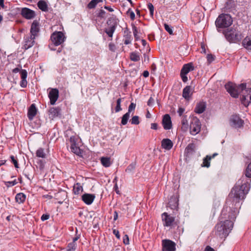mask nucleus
<instances>
[{
  "label": "nucleus",
  "mask_w": 251,
  "mask_h": 251,
  "mask_svg": "<svg viewBox=\"0 0 251 251\" xmlns=\"http://www.w3.org/2000/svg\"><path fill=\"white\" fill-rule=\"evenodd\" d=\"M251 162L243 176L232 189L219 217L220 222L215 226V234L221 238L226 237L233 228L234 222L244 200L251 188Z\"/></svg>",
  "instance_id": "nucleus-1"
},
{
  "label": "nucleus",
  "mask_w": 251,
  "mask_h": 251,
  "mask_svg": "<svg viewBox=\"0 0 251 251\" xmlns=\"http://www.w3.org/2000/svg\"><path fill=\"white\" fill-rule=\"evenodd\" d=\"M225 87L227 92L233 98H238L239 93L243 92L241 101L245 106L247 107L251 103V88H246V83H241L237 86L235 84L228 82L225 84Z\"/></svg>",
  "instance_id": "nucleus-2"
},
{
  "label": "nucleus",
  "mask_w": 251,
  "mask_h": 251,
  "mask_svg": "<svg viewBox=\"0 0 251 251\" xmlns=\"http://www.w3.org/2000/svg\"><path fill=\"white\" fill-rule=\"evenodd\" d=\"M65 136L68 138L66 139V146L68 149L79 157H82L83 151L80 148L81 142L78 136L76 135L71 129L65 131Z\"/></svg>",
  "instance_id": "nucleus-3"
},
{
  "label": "nucleus",
  "mask_w": 251,
  "mask_h": 251,
  "mask_svg": "<svg viewBox=\"0 0 251 251\" xmlns=\"http://www.w3.org/2000/svg\"><path fill=\"white\" fill-rule=\"evenodd\" d=\"M226 40L230 43H238L243 38L241 32L237 27H231L222 31Z\"/></svg>",
  "instance_id": "nucleus-4"
},
{
  "label": "nucleus",
  "mask_w": 251,
  "mask_h": 251,
  "mask_svg": "<svg viewBox=\"0 0 251 251\" xmlns=\"http://www.w3.org/2000/svg\"><path fill=\"white\" fill-rule=\"evenodd\" d=\"M232 19L228 14H221L216 19L215 25L219 32H221L220 28L229 27L232 24Z\"/></svg>",
  "instance_id": "nucleus-5"
},
{
  "label": "nucleus",
  "mask_w": 251,
  "mask_h": 251,
  "mask_svg": "<svg viewBox=\"0 0 251 251\" xmlns=\"http://www.w3.org/2000/svg\"><path fill=\"white\" fill-rule=\"evenodd\" d=\"M50 40L52 44L49 45L50 49L52 50H55L56 49L53 46H58L63 43V32L61 31H54L50 36Z\"/></svg>",
  "instance_id": "nucleus-6"
},
{
  "label": "nucleus",
  "mask_w": 251,
  "mask_h": 251,
  "mask_svg": "<svg viewBox=\"0 0 251 251\" xmlns=\"http://www.w3.org/2000/svg\"><path fill=\"white\" fill-rule=\"evenodd\" d=\"M195 68L192 62L184 64L180 71V76L182 81L184 82H186L188 81L187 74L190 71L194 70Z\"/></svg>",
  "instance_id": "nucleus-7"
},
{
  "label": "nucleus",
  "mask_w": 251,
  "mask_h": 251,
  "mask_svg": "<svg viewBox=\"0 0 251 251\" xmlns=\"http://www.w3.org/2000/svg\"><path fill=\"white\" fill-rule=\"evenodd\" d=\"M201 129V123L197 118H193L190 125V132L191 134L195 135L199 133Z\"/></svg>",
  "instance_id": "nucleus-8"
},
{
  "label": "nucleus",
  "mask_w": 251,
  "mask_h": 251,
  "mask_svg": "<svg viewBox=\"0 0 251 251\" xmlns=\"http://www.w3.org/2000/svg\"><path fill=\"white\" fill-rule=\"evenodd\" d=\"M12 72L14 73H17L19 72H20L21 79L20 83V86L23 88L26 87L27 85V81L26 80L27 76V71L24 69L20 70L18 68H16L12 70Z\"/></svg>",
  "instance_id": "nucleus-9"
},
{
  "label": "nucleus",
  "mask_w": 251,
  "mask_h": 251,
  "mask_svg": "<svg viewBox=\"0 0 251 251\" xmlns=\"http://www.w3.org/2000/svg\"><path fill=\"white\" fill-rule=\"evenodd\" d=\"M162 251H175L176 244L169 239H164L162 241Z\"/></svg>",
  "instance_id": "nucleus-10"
},
{
  "label": "nucleus",
  "mask_w": 251,
  "mask_h": 251,
  "mask_svg": "<svg viewBox=\"0 0 251 251\" xmlns=\"http://www.w3.org/2000/svg\"><path fill=\"white\" fill-rule=\"evenodd\" d=\"M163 224L164 226H171L175 222V217L168 214L167 212H164L161 215Z\"/></svg>",
  "instance_id": "nucleus-11"
},
{
  "label": "nucleus",
  "mask_w": 251,
  "mask_h": 251,
  "mask_svg": "<svg viewBox=\"0 0 251 251\" xmlns=\"http://www.w3.org/2000/svg\"><path fill=\"white\" fill-rule=\"evenodd\" d=\"M48 97L50 100V103L51 105H54L57 101L59 96V91L56 88H49Z\"/></svg>",
  "instance_id": "nucleus-12"
},
{
  "label": "nucleus",
  "mask_w": 251,
  "mask_h": 251,
  "mask_svg": "<svg viewBox=\"0 0 251 251\" xmlns=\"http://www.w3.org/2000/svg\"><path fill=\"white\" fill-rule=\"evenodd\" d=\"M231 126L236 128H240L243 126L244 121L238 115H233L230 119Z\"/></svg>",
  "instance_id": "nucleus-13"
},
{
  "label": "nucleus",
  "mask_w": 251,
  "mask_h": 251,
  "mask_svg": "<svg viewBox=\"0 0 251 251\" xmlns=\"http://www.w3.org/2000/svg\"><path fill=\"white\" fill-rule=\"evenodd\" d=\"M21 14L24 18L27 20L32 19L36 16L34 11L26 7L22 9Z\"/></svg>",
  "instance_id": "nucleus-14"
},
{
  "label": "nucleus",
  "mask_w": 251,
  "mask_h": 251,
  "mask_svg": "<svg viewBox=\"0 0 251 251\" xmlns=\"http://www.w3.org/2000/svg\"><path fill=\"white\" fill-rule=\"evenodd\" d=\"M40 24L39 20H35L33 21L30 29V35L37 37L40 31Z\"/></svg>",
  "instance_id": "nucleus-15"
},
{
  "label": "nucleus",
  "mask_w": 251,
  "mask_h": 251,
  "mask_svg": "<svg viewBox=\"0 0 251 251\" xmlns=\"http://www.w3.org/2000/svg\"><path fill=\"white\" fill-rule=\"evenodd\" d=\"M36 37L30 35V36H26L24 39V44L23 48L26 50L32 47L35 43V38Z\"/></svg>",
  "instance_id": "nucleus-16"
},
{
  "label": "nucleus",
  "mask_w": 251,
  "mask_h": 251,
  "mask_svg": "<svg viewBox=\"0 0 251 251\" xmlns=\"http://www.w3.org/2000/svg\"><path fill=\"white\" fill-rule=\"evenodd\" d=\"M178 194H176L172 196L169 200L168 205L171 209L175 210L177 209L178 206Z\"/></svg>",
  "instance_id": "nucleus-17"
},
{
  "label": "nucleus",
  "mask_w": 251,
  "mask_h": 251,
  "mask_svg": "<svg viewBox=\"0 0 251 251\" xmlns=\"http://www.w3.org/2000/svg\"><path fill=\"white\" fill-rule=\"evenodd\" d=\"M162 123L165 130L170 129L172 127L171 117L168 114L163 116Z\"/></svg>",
  "instance_id": "nucleus-18"
},
{
  "label": "nucleus",
  "mask_w": 251,
  "mask_h": 251,
  "mask_svg": "<svg viewBox=\"0 0 251 251\" xmlns=\"http://www.w3.org/2000/svg\"><path fill=\"white\" fill-rule=\"evenodd\" d=\"M95 199V194L85 193L82 197V201L87 205L91 204Z\"/></svg>",
  "instance_id": "nucleus-19"
},
{
  "label": "nucleus",
  "mask_w": 251,
  "mask_h": 251,
  "mask_svg": "<svg viewBox=\"0 0 251 251\" xmlns=\"http://www.w3.org/2000/svg\"><path fill=\"white\" fill-rule=\"evenodd\" d=\"M173 142L168 138L163 139L161 141V147L167 151L170 150L173 147Z\"/></svg>",
  "instance_id": "nucleus-20"
},
{
  "label": "nucleus",
  "mask_w": 251,
  "mask_h": 251,
  "mask_svg": "<svg viewBox=\"0 0 251 251\" xmlns=\"http://www.w3.org/2000/svg\"><path fill=\"white\" fill-rule=\"evenodd\" d=\"M191 88L190 86H187L183 88L182 91V97L187 100H189L192 95Z\"/></svg>",
  "instance_id": "nucleus-21"
},
{
  "label": "nucleus",
  "mask_w": 251,
  "mask_h": 251,
  "mask_svg": "<svg viewBox=\"0 0 251 251\" xmlns=\"http://www.w3.org/2000/svg\"><path fill=\"white\" fill-rule=\"evenodd\" d=\"M37 111L35 104L34 103L32 104L29 107L27 113V116L30 120H32L35 116L37 114Z\"/></svg>",
  "instance_id": "nucleus-22"
},
{
  "label": "nucleus",
  "mask_w": 251,
  "mask_h": 251,
  "mask_svg": "<svg viewBox=\"0 0 251 251\" xmlns=\"http://www.w3.org/2000/svg\"><path fill=\"white\" fill-rule=\"evenodd\" d=\"M205 102L203 101H201L197 104L194 111L197 114H201L205 111Z\"/></svg>",
  "instance_id": "nucleus-23"
},
{
  "label": "nucleus",
  "mask_w": 251,
  "mask_h": 251,
  "mask_svg": "<svg viewBox=\"0 0 251 251\" xmlns=\"http://www.w3.org/2000/svg\"><path fill=\"white\" fill-rule=\"evenodd\" d=\"M196 146L194 143H190L188 145L185 150V153L187 156L193 154L195 152Z\"/></svg>",
  "instance_id": "nucleus-24"
},
{
  "label": "nucleus",
  "mask_w": 251,
  "mask_h": 251,
  "mask_svg": "<svg viewBox=\"0 0 251 251\" xmlns=\"http://www.w3.org/2000/svg\"><path fill=\"white\" fill-rule=\"evenodd\" d=\"M107 24L109 27L114 26L115 28H116L118 24V19L116 18L115 16L113 15L108 19L107 21Z\"/></svg>",
  "instance_id": "nucleus-25"
},
{
  "label": "nucleus",
  "mask_w": 251,
  "mask_h": 251,
  "mask_svg": "<svg viewBox=\"0 0 251 251\" xmlns=\"http://www.w3.org/2000/svg\"><path fill=\"white\" fill-rule=\"evenodd\" d=\"M38 8L44 12L48 11V5L46 1L43 0H40L37 2Z\"/></svg>",
  "instance_id": "nucleus-26"
},
{
  "label": "nucleus",
  "mask_w": 251,
  "mask_h": 251,
  "mask_svg": "<svg viewBox=\"0 0 251 251\" xmlns=\"http://www.w3.org/2000/svg\"><path fill=\"white\" fill-rule=\"evenodd\" d=\"M124 43L125 45H128L131 43L132 36L130 32L124 31Z\"/></svg>",
  "instance_id": "nucleus-27"
},
{
  "label": "nucleus",
  "mask_w": 251,
  "mask_h": 251,
  "mask_svg": "<svg viewBox=\"0 0 251 251\" xmlns=\"http://www.w3.org/2000/svg\"><path fill=\"white\" fill-rule=\"evenodd\" d=\"M242 45L246 49L251 51V38L248 36L245 38L242 41Z\"/></svg>",
  "instance_id": "nucleus-28"
},
{
  "label": "nucleus",
  "mask_w": 251,
  "mask_h": 251,
  "mask_svg": "<svg viewBox=\"0 0 251 251\" xmlns=\"http://www.w3.org/2000/svg\"><path fill=\"white\" fill-rule=\"evenodd\" d=\"M50 113L53 117H57L61 114V108L59 107H52L50 109Z\"/></svg>",
  "instance_id": "nucleus-29"
},
{
  "label": "nucleus",
  "mask_w": 251,
  "mask_h": 251,
  "mask_svg": "<svg viewBox=\"0 0 251 251\" xmlns=\"http://www.w3.org/2000/svg\"><path fill=\"white\" fill-rule=\"evenodd\" d=\"M83 191L82 186L79 183L75 184L73 187V192L75 195L79 194Z\"/></svg>",
  "instance_id": "nucleus-30"
},
{
  "label": "nucleus",
  "mask_w": 251,
  "mask_h": 251,
  "mask_svg": "<svg viewBox=\"0 0 251 251\" xmlns=\"http://www.w3.org/2000/svg\"><path fill=\"white\" fill-rule=\"evenodd\" d=\"M25 198L26 196L22 193L17 194L15 197L16 201L19 203H23L25 201Z\"/></svg>",
  "instance_id": "nucleus-31"
},
{
  "label": "nucleus",
  "mask_w": 251,
  "mask_h": 251,
  "mask_svg": "<svg viewBox=\"0 0 251 251\" xmlns=\"http://www.w3.org/2000/svg\"><path fill=\"white\" fill-rule=\"evenodd\" d=\"M100 162L101 164L105 167H108L111 164L110 157H102L100 158Z\"/></svg>",
  "instance_id": "nucleus-32"
},
{
  "label": "nucleus",
  "mask_w": 251,
  "mask_h": 251,
  "mask_svg": "<svg viewBox=\"0 0 251 251\" xmlns=\"http://www.w3.org/2000/svg\"><path fill=\"white\" fill-rule=\"evenodd\" d=\"M130 59L134 62H137L140 60V55L139 53L136 51H133L130 53Z\"/></svg>",
  "instance_id": "nucleus-33"
},
{
  "label": "nucleus",
  "mask_w": 251,
  "mask_h": 251,
  "mask_svg": "<svg viewBox=\"0 0 251 251\" xmlns=\"http://www.w3.org/2000/svg\"><path fill=\"white\" fill-rule=\"evenodd\" d=\"M102 1V0H92L87 4V8L90 9L95 8L99 3Z\"/></svg>",
  "instance_id": "nucleus-34"
},
{
  "label": "nucleus",
  "mask_w": 251,
  "mask_h": 251,
  "mask_svg": "<svg viewBox=\"0 0 251 251\" xmlns=\"http://www.w3.org/2000/svg\"><path fill=\"white\" fill-rule=\"evenodd\" d=\"M210 160L211 158L209 156V155H206V156L203 159V162L201 166L206 168L209 167L210 165Z\"/></svg>",
  "instance_id": "nucleus-35"
},
{
  "label": "nucleus",
  "mask_w": 251,
  "mask_h": 251,
  "mask_svg": "<svg viewBox=\"0 0 251 251\" xmlns=\"http://www.w3.org/2000/svg\"><path fill=\"white\" fill-rule=\"evenodd\" d=\"M116 30V28L114 26L113 27H108V28H105V32L108 35L109 37L112 38L113 36V34Z\"/></svg>",
  "instance_id": "nucleus-36"
},
{
  "label": "nucleus",
  "mask_w": 251,
  "mask_h": 251,
  "mask_svg": "<svg viewBox=\"0 0 251 251\" xmlns=\"http://www.w3.org/2000/svg\"><path fill=\"white\" fill-rule=\"evenodd\" d=\"M129 117V113L126 112V114H125L122 118L121 124L124 126L126 125L127 123Z\"/></svg>",
  "instance_id": "nucleus-37"
},
{
  "label": "nucleus",
  "mask_w": 251,
  "mask_h": 251,
  "mask_svg": "<svg viewBox=\"0 0 251 251\" xmlns=\"http://www.w3.org/2000/svg\"><path fill=\"white\" fill-rule=\"evenodd\" d=\"M36 154L37 157L41 158H45L46 155L43 148L38 149L36 151Z\"/></svg>",
  "instance_id": "nucleus-38"
},
{
  "label": "nucleus",
  "mask_w": 251,
  "mask_h": 251,
  "mask_svg": "<svg viewBox=\"0 0 251 251\" xmlns=\"http://www.w3.org/2000/svg\"><path fill=\"white\" fill-rule=\"evenodd\" d=\"M80 237V235H76V237H74L73 239V241L70 243L68 244L67 247H69L70 245H72V246H74V247H73V248L74 250H75L76 249V243H75V242Z\"/></svg>",
  "instance_id": "nucleus-39"
},
{
  "label": "nucleus",
  "mask_w": 251,
  "mask_h": 251,
  "mask_svg": "<svg viewBox=\"0 0 251 251\" xmlns=\"http://www.w3.org/2000/svg\"><path fill=\"white\" fill-rule=\"evenodd\" d=\"M122 102V99L119 98L117 99L116 101V106L115 107V112H118L122 110V108L121 106V103Z\"/></svg>",
  "instance_id": "nucleus-40"
},
{
  "label": "nucleus",
  "mask_w": 251,
  "mask_h": 251,
  "mask_svg": "<svg viewBox=\"0 0 251 251\" xmlns=\"http://www.w3.org/2000/svg\"><path fill=\"white\" fill-rule=\"evenodd\" d=\"M139 117L138 116H134L130 120L131 124L132 125H137L140 123Z\"/></svg>",
  "instance_id": "nucleus-41"
},
{
  "label": "nucleus",
  "mask_w": 251,
  "mask_h": 251,
  "mask_svg": "<svg viewBox=\"0 0 251 251\" xmlns=\"http://www.w3.org/2000/svg\"><path fill=\"white\" fill-rule=\"evenodd\" d=\"M181 125L182 126V127L187 128L188 126V123L187 119V116H184L182 118L181 120Z\"/></svg>",
  "instance_id": "nucleus-42"
},
{
  "label": "nucleus",
  "mask_w": 251,
  "mask_h": 251,
  "mask_svg": "<svg viewBox=\"0 0 251 251\" xmlns=\"http://www.w3.org/2000/svg\"><path fill=\"white\" fill-rule=\"evenodd\" d=\"M148 8L150 11V16L153 18V13H154V6L153 4L151 3H148Z\"/></svg>",
  "instance_id": "nucleus-43"
},
{
  "label": "nucleus",
  "mask_w": 251,
  "mask_h": 251,
  "mask_svg": "<svg viewBox=\"0 0 251 251\" xmlns=\"http://www.w3.org/2000/svg\"><path fill=\"white\" fill-rule=\"evenodd\" d=\"M126 14L127 16L130 17V18L131 20H134L135 18V15L134 12L131 9V8H129L126 12Z\"/></svg>",
  "instance_id": "nucleus-44"
},
{
  "label": "nucleus",
  "mask_w": 251,
  "mask_h": 251,
  "mask_svg": "<svg viewBox=\"0 0 251 251\" xmlns=\"http://www.w3.org/2000/svg\"><path fill=\"white\" fill-rule=\"evenodd\" d=\"M17 180L16 179H15L13 181H5L4 182V184L5 185L9 187H11V186H14L16 184H17Z\"/></svg>",
  "instance_id": "nucleus-45"
},
{
  "label": "nucleus",
  "mask_w": 251,
  "mask_h": 251,
  "mask_svg": "<svg viewBox=\"0 0 251 251\" xmlns=\"http://www.w3.org/2000/svg\"><path fill=\"white\" fill-rule=\"evenodd\" d=\"M135 164L131 163L129 164L126 170V172L127 173L131 172L135 169Z\"/></svg>",
  "instance_id": "nucleus-46"
},
{
  "label": "nucleus",
  "mask_w": 251,
  "mask_h": 251,
  "mask_svg": "<svg viewBox=\"0 0 251 251\" xmlns=\"http://www.w3.org/2000/svg\"><path fill=\"white\" fill-rule=\"evenodd\" d=\"M164 26L165 29V30L170 34H173V31L172 29V27L170 26L169 25H168L167 24H164Z\"/></svg>",
  "instance_id": "nucleus-47"
},
{
  "label": "nucleus",
  "mask_w": 251,
  "mask_h": 251,
  "mask_svg": "<svg viewBox=\"0 0 251 251\" xmlns=\"http://www.w3.org/2000/svg\"><path fill=\"white\" fill-rule=\"evenodd\" d=\"M10 158L11 159V162L14 164L15 167L16 168H19V164L17 159L13 155H11L10 156Z\"/></svg>",
  "instance_id": "nucleus-48"
},
{
  "label": "nucleus",
  "mask_w": 251,
  "mask_h": 251,
  "mask_svg": "<svg viewBox=\"0 0 251 251\" xmlns=\"http://www.w3.org/2000/svg\"><path fill=\"white\" fill-rule=\"evenodd\" d=\"M135 107L136 104L133 102H131L128 106L127 113L130 114L131 111H134Z\"/></svg>",
  "instance_id": "nucleus-49"
},
{
  "label": "nucleus",
  "mask_w": 251,
  "mask_h": 251,
  "mask_svg": "<svg viewBox=\"0 0 251 251\" xmlns=\"http://www.w3.org/2000/svg\"><path fill=\"white\" fill-rule=\"evenodd\" d=\"M108 48L110 50L115 52L116 49L115 45L113 43H110L108 45Z\"/></svg>",
  "instance_id": "nucleus-50"
},
{
  "label": "nucleus",
  "mask_w": 251,
  "mask_h": 251,
  "mask_svg": "<svg viewBox=\"0 0 251 251\" xmlns=\"http://www.w3.org/2000/svg\"><path fill=\"white\" fill-rule=\"evenodd\" d=\"M123 243L125 245H128L129 243V237L126 234L123 237Z\"/></svg>",
  "instance_id": "nucleus-51"
},
{
  "label": "nucleus",
  "mask_w": 251,
  "mask_h": 251,
  "mask_svg": "<svg viewBox=\"0 0 251 251\" xmlns=\"http://www.w3.org/2000/svg\"><path fill=\"white\" fill-rule=\"evenodd\" d=\"M207 61L209 63H211L214 60V57L213 55L211 54H209L207 55Z\"/></svg>",
  "instance_id": "nucleus-52"
},
{
  "label": "nucleus",
  "mask_w": 251,
  "mask_h": 251,
  "mask_svg": "<svg viewBox=\"0 0 251 251\" xmlns=\"http://www.w3.org/2000/svg\"><path fill=\"white\" fill-rule=\"evenodd\" d=\"M133 33L134 36V37L136 40H137L138 38L137 33H138V30L137 27L135 26H134L133 27Z\"/></svg>",
  "instance_id": "nucleus-53"
},
{
  "label": "nucleus",
  "mask_w": 251,
  "mask_h": 251,
  "mask_svg": "<svg viewBox=\"0 0 251 251\" xmlns=\"http://www.w3.org/2000/svg\"><path fill=\"white\" fill-rule=\"evenodd\" d=\"M49 218H50L49 214H43L41 216V219L42 221H44L45 220H47L49 219Z\"/></svg>",
  "instance_id": "nucleus-54"
},
{
  "label": "nucleus",
  "mask_w": 251,
  "mask_h": 251,
  "mask_svg": "<svg viewBox=\"0 0 251 251\" xmlns=\"http://www.w3.org/2000/svg\"><path fill=\"white\" fill-rule=\"evenodd\" d=\"M113 233L116 236V237L118 239L120 238V235L119 232L118 230H117L116 229H114L113 230Z\"/></svg>",
  "instance_id": "nucleus-55"
},
{
  "label": "nucleus",
  "mask_w": 251,
  "mask_h": 251,
  "mask_svg": "<svg viewBox=\"0 0 251 251\" xmlns=\"http://www.w3.org/2000/svg\"><path fill=\"white\" fill-rule=\"evenodd\" d=\"M154 99H153V98L151 97L148 101V102H147L148 105L150 106H152L154 103Z\"/></svg>",
  "instance_id": "nucleus-56"
},
{
  "label": "nucleus",
  "mask_w": 251,
  "mask_h": 251,
  "mask_svg": "<svg viewBox=\"0 0 251 251\" xmlns=\"http://www.w3.org/2000/svg\"><path fill=\"white\" fill-rule=\"evenodd\" d=\"M150 58L149 56L146 54H144V61L145 62H146L147 63H148L149 62Z\"/></svg>",
  "instance_id": "nucleus-57"
},
{
  "label": "nucleus",
  "mask_w": 251,
  "mask_h": 251,
  "mask_svg": "<svg viewBox=\"0 0 251 251\" xmlns=\"http://www.w3.org/2000/svg\"><path fill=\"white\" fill-rule=\"evenodd\" d=\"M184 108H183L182 107H179L178 108V111H177V113H178L179 115L180 116H181L182 115V114L184 112Z\"/></svg>",
  "instance_id": "nucleus-58"
},
{
  "label": "nucleus",
  "mask_w": 251,
  "mask_h": 251,
  "mask_svg": "<svg viewBox=\"0 0 251 251\" xmlns=\"http://www.w3.org/2000/svg\"><path fill=\"white\" fill-rule=\"evenodd\" d=\"M158 128V125L156 123H152L151 124V128L152 129L156 130Z\"/></svg>",
  "instance_id": "nucleus-59"
},
{
  "label": "nucleus",
  "mask_w": 251,
  "mask_h": 251,
  "mask_svg": "<svg viewBox=\"0 0 251 251\" xmlns=\"http://www.w3.org/2000/svg\"><path fill=\"white\" fill-rule=\"evenodd\" d=\"M105 12L103 10H100L98 16L100 17H103L105 14Z\"/></svg>",
  "instance_id": "nucleus-60"
},
{
  "label": "nucleus",
  "mask_w": 251,
  "mask_h": 251,
  "mask_svg": "<svg viewBox=\"0 0 251 251\" xmlns=\"http://www.w3.org/2000/svg\"><path fill=\"white\" fill-rule=\"evenodd\" d=\"M204 251H215V250L211 247L207 246L205 248Z\"/></svg>",
  "instance_id": "nucleus-61"
},
{
  "label": "nucleus",
  "mask_w": 251,
  "mask_h": 251,
  "mask_svg": "<svg viewBox=\"0 0 251 251\" xmlns=\"http://www.w3.org/2000/svg\"><path fill=\"white\" fill-rule=\"evenodd\" d=\"M104 8L109 12H113L114 11V9L112 7L108 6H104Z\"/></svg>",
  "instance_id": "nucleus-62"
},
{
  "label": "nucleus",
  "mask_w": 251,
  "mask_h": 251,
  "mask_svg": "<svg viewBox=\"0 0 251 251\" xmlns=\"http://www.w3.org/2000/svg\"><path fill=\"white\" fill-rule=\"evenodd\" d=\"M73 246H72L70 245L69 247H67V251H75V250H74L73 248Z\"/></svg>",
  "instance_id": "nucleus-63"
},
{
  "label": "nucleus",
  "mask_w": 251,
  "mask_h": 251,
  "mask_svg": "<svg viewBox=\"0 0 251 251\" xmlns=\"http://www.w3.org/2000/svg\"><path fill=\"white\" fill-rule=\"evenodd\" d=\"M143 75L145 77H147L149 76V72L148 71H145L143 73Z\"/></svg>",
  "instance_id": "nucleus-64"
}]
</instances>
